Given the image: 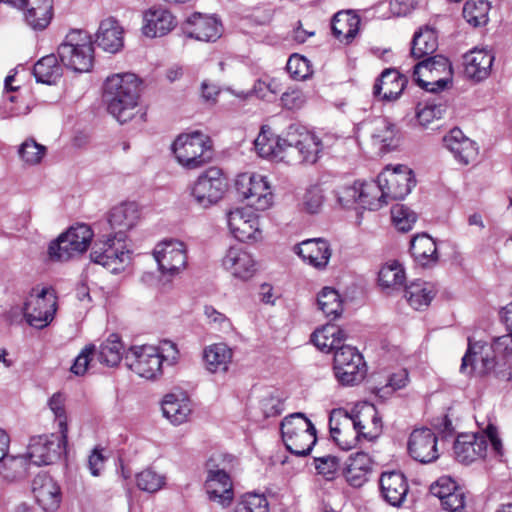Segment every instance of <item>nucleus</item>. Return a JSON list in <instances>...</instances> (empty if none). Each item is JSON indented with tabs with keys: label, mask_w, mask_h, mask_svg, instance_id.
I'll use <instances>...</instances> for the list:
<instances>
[{
	"label": "nucleus",
	"mask_w": 512,
	"mask_h": 512,
	"mask_svg": "<svg viewBox=\"0 0 512 512\" xmlns=\"http://www.w3.org/2000/svg\"><path fill=\"white\" fill-rule=\"evenodd\" d=\"M140 220L139 206L135 202L122 203L109 213L108 225L113 233L104 235L105 240L96 243L90 253L91 260L118 273L130 261V252L124 249L126 231L132 229Z\"/></svg>",
	"instance_id": "nucleus-1"
},
{
	"label": "nucleus",
	"mask_w": 512,
	"mask_h": 512,
	"mask_svg": "<svg viewBox=\"0 0 512 512\" xmlns=\"http://www.w3.org/2000/svg\"><path fill=\"white\" fill-rule=\"evenodd\" d=\"M256 152L264 158H283L289 149L296 150L303 163L314 164L319 159L323 144L319 137L300 123L290 124L282 136L275 135L270 127L262 126L254 141Z\"/></svg>",
	"instance_id": "nucleus-2"
},
{
	"label": "nucleus",
	"mask_w": 512,
	"mask_h": 512,
	"mask_svg": "<svg viewBox=\"0 0 512 512\" xmlns=\"http://www.w3.org/2000/svg\"><path fill=\"white\" fill-rule=\"evenodd\" d=\"M141 93V80L133 73H119L107 77L103 86V101L107 111L119 123L130 121L135 115Z\"/></svg>",
	"instance_id": "nucleus-3"
},
{
	"label": "nucleus",
	"mask_w": 512,
	"mask_h": 512,
	"mask_svg": "<svg viewBox=\"0 0 512 512\" xmlns=\"http://www.w3.org/2000/svg\"><path fill=\"white\" fill-rule=\"evenodd\" d=\"M162 352L151 345L132 346L125 355L126 365L130 370L146 379H154L162 372L163 361L173 364L178 356L176 345L164 341Z\"/></svg>",
	"instance_id": "nucleus-4"
},
{
	"label": "nucleus",
	"mask_w": 512,
	"mask_h": 512,
	"mask_svg": "<svg viewBox=\"0 0 512 512\" xmlns=\"http://www.w3.org/2000/svg\"><path fill=\"white\" fill-rule=\"evenodd\" d=\"M512 355V332L496 338L493 344L482 341L473 342L468 339V349L462 358L460 372L469 373L477 371L478 374H487L495 366V353Z\"/></svg>",
	"instance_id": "nucleus-5"
},
{
	"label": "nucleus",
	"mask_w": 512,
	"mask_h": 512,
	"mask_svg": "<svg viewBox=\"0 0 512 512\" xmlns=\"http://www.w3.org/2000/svg\"><path fill=\"white\" fill-rule=\"evenodd\" d=\"M286 449L296 456H307L317 442L316 429L303 413H293L281 422Z\"/></svg>",
	"instance_id": "nucleus-6"
},
{
	"label": "nucleus",
	"mask_w": 512,
	"mask_h": 512,
	"mask_svg": "<svg viewBox=\"0 0 512 512\" xmlns=\"http://www.w3.org/2000/svg\"><path fill=\"white\" fill-rule=\"evenodd\" d=\"M172 151L179 164L187 169L200 168L213 156L209 138L199 131L179 135L172 144Z\"/></svg>",
	"instance_id": "nucleus-7"
},
{
	"label": "nucleus",
	"mask_w": 512,
	"mask_h": 512,
	"mask_svg": "<svg viewBox=\"0 0 512 512\" xmlns=\"http://www.w3.org/2000/svg\"><path fill=\"white\" fill-rule=\"evenodd\" d=\"M61 63L79 73L88 72L94 62V48L90 37L83 31H72L57 50Z\"/></svg>",
	"instance_id": "nucleus-8"
},
{
	"label": "nucleus",
	"mask_w": 512,
	"mask_h": 512,
	"mask_svg": "<svg viewBox=\"0 0 512 512\" xmlns=\"http://www.w3.org/2000/svg\"><path fill=\"white\" fill-rule=\"evenodd\" d=\"M488 440L493 451L498 455H502L503 446L498 437L497 427L490 423L481 435L462 434L457 437L454 443L456 459L461 463L469 464L483 458L487 451Z\"/></svg>",
	"instance_id": "nucleus-9"
},
{
	"label": "nucleus",
	"mask_w": 512,
	"mask_h": 512,
	"mask_svg": "<svg viewBox=\"0 0 512 512\" xmlns=\"http://www.w3.org/2000/svg\"><path fill=\"white\" fill-rule=\"evenodd\" d=\"M413 76L424 90L438 92L452 83L453 69L448 58L435 55L419 61L414 66Z\"/></svg>",
	"instance_id": "nucleus-10"
},
{
	"label": "nucleus",
	"mask_w": 512,
	"mask_h": 512,
	"mask_svg": "<svg viewBox=\"0 0 512 512\" xmlns=\"http://www.w3.org/2000/svg\"><path fill=\"white\" fill-rule=\"evenodd\" d=\"M57 310V296L50 287H33L23 306L27 323L37 329H43L54 319Z\"/></svg>",
	"instance_id": "nucleus-11"
},
{
	"label": "nucleus",
	"mask_w": 512,
	"mask_h": 512,
	"mask_svg": "<svg viewBox=\"0 0 512 512\" xmlns=\"http://www.w3.org/2000/svg\"><path fill=\"white\" fill-rule=\"evenodd\" d=\"M356 133L357 136L354 135V138L360 147L362 141L369 138L379 152L394 150L399 143L396 126L383 118L358 123Z\"/></svg>",
	"instance_id": "nucleus-12"
},
{
	"label": "nucleus",
	"mask_w": 512,
	"mask_h": 512,
	"mask_svg": "<svg viewBox=\"0 0 512 512\" xmlns=\"http://www.w3.org/2000/svg\"><path fill=\"white\" fill-rule=\"evenodd\" d=\"M239 196L255 210L264 211L272 205L273 194L266 178L260 174L242 173L235 181Z\"/></svg>",
	"instance_id": "nucleus-13"
},
{
	"label": "nucleus",
	"mask_w": 512,
	"mask_h": 512,
	"mask_svg": "<svg viewBox=\"0 0 512 512\" xmlns=\"http://www.w3.org/2000/svg\"><path fill=\"white\" fill-rule=\"evenodd\" d=\"M226 188L227 181L222 171L210 167L198 176L192 186L191 195L199 206L207 208L223 197Z\"/></svg>",
	"instance_id": "nucleus-14"
},
{
	"label": "nucleus",
	"mask_w": 512,
	"mask_h": 512,
	"mask_svg": "<svg viewBox=\"0 0 512 512\" xmlns=\"http://www.w3.org/2000/svg\"><path fill=\"white\" fill-rule=\"evenodd\" d=\"M68 434L60 433L33 438L28 446V460L41 466L55 463L66 452Z\"/></svg>",
	"instance_id": "nucleus-15"
},
{
	"label": "nucleus",
	"mask_w": 512,
	"mask_h": 512,
	"mask_svg": "<svg viewBox=\"0 0 512 512\" xmlns=\"http://www.w3.org/2000/svg\"><path fill=\"white\" fill-rule=\"evenodd\" d=\"M386 204L392 200L404 199L416 184L413 171L405 165L386 167L379 174Z\"/></svg>",
	"instance_id": "nucleus-16"
},
{
	"label": "nucleus",
	"mask_w": 512,
	"mask_h": 512,
	"mask_svg": "<svg viewBox=\"0 0 512 512\" xmlns=\"http://www.w3.org/2000/svg\"><path fill=\"white\" fill-rule=\"evenodd\" d=\"M153 254L159 270L164 275L173 277L186 267V248L181 241L165 240L156 246Z\"/></svg>",
	"instance_id": "nucleus-17"
},
{
	"label": "nucleus",
	"mask_w": 512,
	"mask_h": 512,
	"mask_svg": "<svg viewBox=\"0 0 512 512\" xmlns=\"http://www.w3.org/2000/svg\"><path fill=\"white\" fill-rule=\"evenodd\" d=\"M231 234L241 242L258 241L262 237L259 217L250 209H235L227 214Z\"/></svg>",
	"instance_id": "nucleus-18"
},
{
	"label": "nucleus",
	"mask_w": 512,
	"mask_h": 512,
	"mask_svg": "<svg viewBox=\"0 0 512 512\" xmlns=\"http://www.w3.org/2000/svg\"><path fill=\"white\" fill-rule=\"evenodd\" d=\"M381 418L374 404L362 402L354 405V430H356V442L363 440L372 442L381 433Z\"/></svg>",
	"instance_id": "nucleus-19"
},
{
	"label": "nucleus",
	"mask_w": 512,
	"mask_h": 512,
	"mask_svg": "<svg viewBox=\"0 0 512 512\" xmlns=\"http://www.w3.org/2000/svg\"><path fill=\"white\" fill-rule=\"evenodd\" d=\"M208 475L205 482L206 492L209 499L227 507L233 500L232 481L224 469H219L215 465V459L210 458L207 462Z\"/></svg>",
	"instance_id": "nucleus-20"
},
{
	"label": "nucleus",
	"mask_w": 512,
	"mask_h": 512,
	"mask_svg": "<svg viewBox=\"0 0 512 512\" xmlns=\"http://www.w3.org/2000/svg\"><path fill=\"white\" fill-rule=\"evenodd\" d=\"M409 455L416 461L426 464L439 458L437 437L426 427L414 429L408 440Z\"/></svg>",
	"instance_id": "nucleus-21"
},
{
	"label": "nucleus",
	"mask_w": 512,
	"mask_h": 512,
	"mask_svg": "<svg viewBox=\"0 0 512 512\" xmlns=\"http://www.w3.org/2000/svg\"><path fill=\"white\" fill-rule=\"evenodd\" d=\"M408 84V78L396 68H387L382 71L373 85L372 94L385 103L396 101Z\"/></svg>",
	"instance_id": "nucleus-22"
},
{
	"label": "nucleus",
	"mask_w": 512,
	"mask_h": 512,
	"mask_svg": "<svg viewBox=\"0 0 512 512\" xmlns=\"http://www.w3.org/2000/svg\"><path fill=\"white\" fill-rule=\"evenodd\" d=\"M184 33L199 41L214 42L222 34V24L213 16L195 12L186 20Z\"/></svg>",
	"instance_id": "nucleus-23"
},
{
	"label": "nucleus",
	"mask_w": 512,
	"mask_h": 512,
	"mask_svg": "<svg viewBox=\"0 0 512 512\" xmlns=\"http://www.w3.org/2000/svg\"><path fill=\"white\" fill-rule=\"evenodd\" d=\"M32 492L36 502L45 512H54L59 508L62 500L61 489L51 476H35L32 481Z\"/></svg>",
	"instance_id": "nucleus-24"
},
{
	"label": "nucleus",
	"mask_w": 512,
	"mask_h": 512,
	"mask_svg": "<svg viewBox=\"0 0 512 512\" xmlns=\"http://www.w3.org/2000/svg\"><path fill=\"white\" fill-rule=\"evenodd\" d=\"M19 9L27 26L34 31L45 30L53 18V0H23Z\"/></svg>",
	"instance_id": "nucleus-25"
},
{
	"label": "nucleus",
	"mask_w": 512,
	"mask_h": 512,
	"mask_svg": "<svg viewBox=\"0 0 512 512\" xmlns=\"http://www.w3.org/2000/svg\"><path fill=\"white\" fill-rule=\"evenodd\" d=\"M444 146L453 154L454 158L463 165L474 162L478 156L477 144L466 137L459 128H453L443 138Z\"/></svg>",
	"instance_id": "nucleus-26"
},
{
	"label": "nucleus",
	"mask_w": 512,
	"mask_h": 512,
	"mask_svg": "<svg viewBox=\"0 0 512 512\" xmlns=\"http://www.w3.org/2000/svg\"><path fill=\"white\" fill-rule=\"evenodd\" d=\"M465 76L475 82L489 77L494 62V54L484 49H473L463 57Z\"/></svg>",
	"instance_id": "nucleus-27"
},
{
	"label": "nucleus",
	"mask_w": 512,
	"mask_h": 512,
	"mask_svg": "<svg viewBox=\"0 0 512 512\" xmlns=\"http://www.w3.org/2000/svg\"><path fill=\"white\" fill-rule=\"evenodd\" d=\"M124 30L117 19L108 17L100 22L95 34V43L109 53L119 52L124 45Z\"/></svg>",
	"instance_id": "nucleus-28"
},
{
	"label": "nucleus",
	"mask_w": 512,
	"mask_h": 512,
	"mask_svg": "<svg viewBox=\"0 0 512 512\" xmlns=\"http://www.w3.org/2000/svg\"><path fill=\"white\" fill-rule=\"evenodd\" d=\"M379 482L385 501L394 507H400L409 490L404 474L397 471L384 472Z\"/></svg>",
	"instance_id": "nucleus-29"
},
{
	"label": "nucleus",
	"mask_w": 512,
	"mask_h": 512,
	"mask_svg": "<svg viewBox=\"0 0 512 512\" xmlns=\"http://www.w3.org/2000/svg\"><path fill=\"white\" fill-rule=\"evenodd\" d=\"M223 267L233 276L248 279L255 272V261L250 253L240 246L230 247L222 259Z\"/></svg>",
	"instance_id": "nucleus-30"
},
{
	"label": "nucleus",
	"mask_w": 512,
	"mask_h": 512,
	"mask_svg": "<svg viewBox=\"0 0 512 512\" xmlns=\"http://www.w3.org/2000/svg\"><path fill=\"white\" fill-rule=\"evenodd\" d=\"M295 252L311 266L324 269L331 257L328 242L322 238L307 239L295 246Z\"/></svg>",
	"instance_id": "nucleus-31"
},
{
	"label": "nucleus",
	"mask_w": 512,
	"mask_h": 512,
	"mask_svg": "<svg viewBox=\"0 0 512 512\" xmlns=\"http://www.w3.org/2000/svg\"><path fill=\"white\" fill-rule=\"evenodd\" d=\"M173 15L164 8H150L144 13L143 34L147 37H161L175 27Z\"/></svg>",
	"instance_id": "nucleus-32"
},
{
	"label": "nucleus",
	"mask_w": 512,
	"mask_h": 512,
	"mask_svg": "<svg viewBox=\"0 0 512 512\" xmlns=\"http://www.w3.org/2000/svg\"><path fill=\"white\" fill-rule=\"evenodd\" d=\"M163 415L175 425H180L188 420L191 414V401L183 393H171L165 396L162 402Z\"/></svg>",
	"instance_id": "nucleus-33"
},
{
	"label": "nucleus",
	"mask_w": 512,
	"mask_h": 512,
	"mask_svg": "<svg viewBox=\"0 0 512 512\" xmlns=\"http://www.w3.org/2000/svg\"><path fill=\"white\" fill-rule=\"evenodd\" d=\"M233 351L225 343H215L204 349L203 359L211 373H226L232 362Z\"/></svg>",
	"instance_id": "nucleus-34"
},
{
	"label": "nucleus",
	"mask_w": 512,
	"mask_h": 512,
	"mask_svg": "<svg viewBox=\"0 0 512 512\" xmlns=\"http://www.w3.org/2000/svg\"><path fill=\"white\" fill-rule=\"evenodd\" d=\"M354 192L358 193L357 201L368 210H378L386 204L383 187L379 177L377 180L359 182V187L354 183Z\"/></svg>",
	"instance_id": "nucleus-35"
},
{
	"label": "nucleus",
	"mask_w": 512,
	"mask_h": 512,
	"mask_svg": "<svg viewBox=\"0 0 512 512\" xmlns=\"http://www.w3.org/2000/svg\"><path fill=\"white\" fill-rule=\"evenodd\" d=\"M410 251L414 260L422 267L434 265L438 261L436 243L427 234L415 236L411 240Z\"/></svg>",
	"instance_id": "nucleus-36"
},
{
	"label": "nucleus",
	"mask_w": 512,
	"mask_h": 512,
	"mask_svg": "<svg viewBox=\"0 0 512 512\" xmlns=\"http://www.w3.org/2000/svg\"><path fill=\"white\" fill-rule=\"evenodd\" d=\"M334 351L333 370L338 382L344 386L352 383V346L344 341L332 349Z\"/></svg>",
	"instance_id": "nucleus-37"
},
{
	"label": "nucleus",
	"mask_w": 512,
	"mask_h": 512,
	"mask_svg": "<svg viewBox=\"0 0 512 512\" xmlns=\"http://www.w3.org/2000/svg\"><path fill=\"white\" fill-rule=\"evenodd\" d=\"M348 335L335 325L327 324L316 329L311 340L314 345L323 352H330L333 348L347 339Z\"/></svg>",
	"instance_id": "nucleus-38"
},
{
	"label": "nucleus",
	"mask_w": 512,
	"mask_h": 512,
	"mask_svg": "<svg viewBox=\"0 0 512 512\" xmlns=\"http://www.w3.org/2000/svg\"><path fill=\"white\" fill-rule=\"evenodd\" d=\"M438 48L436 32L428 27L421 28L414 34L411 43V56L414 59L428 58Z\"/></svg>",
	"instance_id": "nucleus-39"
},
{
	"label": "nucleus",
	"mask_w": 512,
	"mask_h": 512,
	"mask_svg": "<svg viewBox=\"0 0 512 512\" xmlns=\"http://www.w3.org/2000/svg\"><path fill=\"white\" fill-rule=\"evenodd\" d=\"M352 421V414L344 408H336L330 412L329 429L333 441L343 451L352 449V444L348 439L342 440L340 435L343 430L349 429Z\"/></svg>",
	"instance_id": "nucleus-40"
},
{
	"label": "nucleus",
	"mask_w": 512,
	"mask_h": 512,
	"mask_svg": "<svg viewBox=\"0 0 512 512\" xmlns=\"http://www.w3.org/2000/svg\"><path fill=\"white\" fill-rule=\"evenodd\" d=\"M405 298L415 310H422L429 306L435 296L431 284L416 280L405 287Z\"/></svg>",
	"instance_id": "nucleus-41"
},
{
	"label": "nucleus",
	"mask_w": 512,
	"mask_h": 512,
	"mask_svg": "<svg viewBox=\"0 0 512 512\" xmlns=\"http://www.w3.org/2000/svg\"><path fill=\"white\" fill-rule=\"evenodd\" d=\"M318 309L332 320L340 317L343 311L342 299L334 288L324 287L317 295Z\"/></svg>",
	"instance_id": "nucleus-42"
},
{
	"label": "nucleus",
	"mask_w": 512,
	"mask_h": 512,
	"mask_svg": "<svg viewBox=\"0 0 512 512\" xmlns=\"http://www.w3.org/2000/svg\"><path fill=\"white\" fill-rule=\"evenodd\" d=\"M33 74L37 82L44 84L55 83L61 75V68L57 63V57L53 54L42 57L33 67Z\"/></svg>",
	"instance_id": "nucleus-43"
},
{
	"label": "nucleus",
	"mask_w": 512,
	"mask_h": 512,
	"mask_svg": "<svg viewBox=\"0 0 512 512\" xmlns=\"http://www.w3.org/2000/svg\"><path fill=\"white\" fill-rule=\"evenodd\" d=\"M123 355V344L117 334H111L104 341L98 351V360L107 366L114 367L119 364Z\"/></svg>",
	"instance_id": "nucleus-44"
},
{
	"label": "nucleus",
	"mask_w": 512,
	"mask_h": 512,
	"mask_svg": "<svg viewBox=\"0 0 512 512\" xmlns=\"http://www.w3.org/2000/svg\"><path fill=\"white\" fill-rule=\"evenodd\" d=\"M405 279L404 268L396 260L384 264L378 274L379 284L383 288L400 287L404 284Z\"/></svg>",
	"instance_id": "nucleus-45"
},
{
	"label": "nucleus",
	"mask_w": 512,
	"mask_h": 512,
	"mask_svg": "<svg viewBox=\"0 0 512 512\" xmlns=\"http://www.w3.org/2000/svg\"><path fill=\"white\" fill-rule=\"evenodd\" d=\"M82 254L75 243L68 238H63V233L52 241L48 247V256L51 261L65 262Z\"/></svg>",
	"instance_id": "nucleus-46"
},
{
	"label": "nucleus",
	"mask_w": 512,
	"mask_h": 512,
	"mask_svg": "<svg viewBox=\"0 0 512 512\" xmlns=\"http://www.w3.org/2000/svg\"><path fill=\"white\" fill-rule=\"evenodd\" d=\"M82 254L75 243L68 238H63V233L52 241L48 247V256L51 261L65 262Z\"/></svg>",
	"instance_id": "nucleus-47"
},
{
	"label": "nucleus",
	"mask_w": 512,
	"mask_h": 512,
	"mask_svg": "<svg viewBox=\"0 0 512 512\" xmlns=\"http://www.w3.org/2000/svg\"><path fill=\"white\" fill-rule=\"evenodd\" d=\"M489 10L486 0H468L463 7V17L473 27L483 26L488 22Z\"/></svg>",
	"instance_id": "nucleus-48"
},
{
	"label": "nucleus",
	"mask_w": 512,
	"mask_h": 512,
	"mask_svg": "<svg viewBox=\"0 0 512 512\" xmlns=\"http://www.w3.org/2000/svg\"><path fill=\"white\" fill-rule=\"evenodd\" d=\"M28 459L24 456H7L0 461V477L7 481H16L27 475Z\"/></svg>",
	"instance_id": "nucleus-49"
},
{
	"label": "nucleus",
	"mask_w": 512,
	"mask_h": 512,
	"mask_svg": "<svg viewBox=\"0 0 512 512\" xmlns=\"http://www.w3.org/2000/svg\"><path fill=\"white\" fill-rule=\"evenodd\" d=\"M333 36L340 42L350 43L352 39V10L338 11L331 20Z\"/></svg>",
	"instance_id": "nucleus-50"
},
{
	"label": "nucleus",
	"mask_w": 512,
	"mask_h": 512,
	"mask_svg": "<svg viewBox=\"0 0 512 512\" xmlns=\"http://www.w3.org/2000/svg\"><path fill=\"white\" fill-rule=\"evenodd\" d=\"M447 110L448 105L441 99H436L427 102L423 108L418 109L416 117L421 126L427 127L434 120L443 118Z\"/></svg>",
	"instance_id": "nucleus-51"
},
{
	"label": "nucleus",
	"mask_w": 512,
	"mask_h": 512,
	"mask_svg": "<svg viewBox=\"0 0 512 512\" xmlns=\"http://www.w3.org/2000/svg\"><path fill=\"white\" fill-rule=\"evenodd\" d=\"M93 231L87 224H77L76 226L70 227L65 233L63 238H68L75 243V247L84 253L93 238Z\"/></svg>",
	"instance_id": "nucleus-52"
},
{
	"label": "nucleus",
	"mask_w": 512,
	"mask_h": 512,
	"mask_svg": "<svg viewBox=\"0 0 512 512\" xmlns=\"http://www.w3.org/2000/svg\"><path fill=\"white\" fill-rule=\"evenodd\" d=\"M372 471V460L367 453H354V488L361 487L368 481Z\"/></svg>",
	"instance_id": "nucleus-53"
},
{
	"label": "nucleus",
	"mask_w": 512,
	"mask_h": 512,
	"mask_svg": "<svg viewBox=\"0 0 512 512\" xmlns=\"http://www.w3.org/2000/svg\"><path fill=\"white\" fill-rule=\"evenodd\" d=\"M20 158L29 165L40 163L46 153V147L38 144L34 139H27L19 148Z\"/></svg>",
	"instance_id": "nucleus-54"
},
{
	"label": "nucleus",
	"mask_w": 512,
	"mask_h": 512,
	"mask_svg": "<svg viewBox=\"0 0 512 512\" xmlns=\"http://www.w3.org/2000/svg\"><path fill=\"white\" fill-rule=\"evenodd\" d=\"M136 483L140 490L154 493L163 487L165 478L151 469H146L136 475Z\"/></svg>",
	"instance_id": "nucleus-55"
},
{
	"label": "nucleus",
	"mask_w": 512,
	"mask_h": 512,
	"mask_svg": "<svg viewBox=\"0 0 512 512\" xmlns=\"http://www.w3.org/2000/svg\"><path fill=\"white\" fill-rule=\"evenodd\" d=\"M286 69L294 80H305L312 74L310 61L298 54L289 57Z\"/></svg>",
	"instance_id": "nucleus-56"
},
{
	"label": "nucleus",
	"mask_w": 512,
	"mask_h": 512,
	"mask_svg": "<svg viewBox=\"0 0 512 512\" xmlns=\"http://www.w3.org/2000/svg\"><path fill=\"white\" fill-rule=\"evenodd\" d=\"M391 216L396 228L402 232L411 230L417 220L415 212L401 204L393 206Z\"/></svg>",
	"instance_id": "nucleus-57"
},
{
	"label": "nucleus",
	"mask_w": 512,
	"mask_h": 512,
	"mask_svg": "<svg viewBox=\"0 0 512 512\" xmlns=\"http://www.w3.org/2000/svg\"><path fill=\"white\" fill-rule=\"evenodd\" d=\"M48 405L58 423L60 433L68 434L67 416L64 408V397L61 393H55L49 399Z\"/></svg>",
	"instance_id": "nucleus-58"
},
{
	"label": "nucleus",
	"mask_w": 512,
	"mask_h": 512,
	"mask_svg": "<svg viewBox=\"0 0 512 512\" xmlns=\"http://www.w3.org/2000/svg\"><path fill=\"white\" fill-rule=\"evenodd\" d=\"M408 372L406 369H400L389 376L388 382L385 386L377 389V394L380 397L392 394L394 391L404 388L408 383Z\"/></svg>",
	"instance_id": "nucleus-59"
},
{
	"label": "nucleus",
	"mask_w": 512,
	"mask_h": 512,
	"mask_svg": "<svg viewBox=\"0 0 512 512\" xmlns=\"http://www.w3.org/2000/svg\"><path fill=\"white\" fill-rule=\"evenodd\" d=\"M341 458L338 456L327 455L314 459L317 472L327 479H332L340 467Z\"/></svg>",
	"instance_id": "nucleus-60"
},
{
	"label": "nucleus",
	"mask_w": 512,
	"mask_h": 512,
	"mask_svg": "<svg viewBox=\"0 0 512 512\" xmlns=\"http://www.w3.org/2000/svg\"><path fill=\"white\" fill-rule=\"evenodd\" d=\"M441 506L449 512H463L465 508V495L460 489H456L447 496H442Z\"/></svg>",
	"instance_id": "nucleus-61"
},
{
	"label": "nucleus",
	"mask_w": 512,
	"mask_h": 512,
	"mask_svg": "<svg viewBox=\"0 0 512 512\" xmlns=\"http://www.w3.org/2000/svg\"><path fill=\"white\" fill-rule=\"evenodd\" d=\"M240 502L250 512H269L268 501L264 495L248 493Z\"/></svg>",
	"instance_id": "nucleus-62"
},
{
	"label": "nucleus",
	"mask_w": 512,
	"mask_h": 512,
	"mask_svg": "<svg viewBox=\"0 0 512 512\" xmlns=\"http://www.w3.org/2000/svg\"><path fill=\"white\" fill-rule=\"evenodd\" d=\"M94 350V345L86 346L75 358L74 363L71 366V372L78 376L84 375L92 359Z\"/></svg>",
	"instance_id": "nucleus-63"
},
{
	"label": "nucleus",
	"mask_w": 512,
	"mask_h": 512,
	"mask_svg": "<svg viewBox=\"0 0 512 512\" xmlns=\"http://www.w3.org/2000/svg\"><path fill=\"white\" fill-rule=\"evenodd\" d=\"M486 375H493L500 383H507L512 380V366L507 362L495 361V366Z\"/></svg>",
	"instance_id": "nucleus-64"
}]
</instances>
